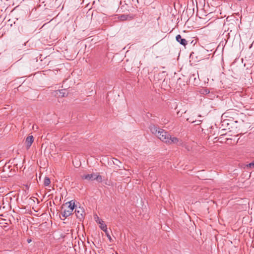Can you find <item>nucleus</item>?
<instances>
[{"label":"nucleus","instance_id":"17","mask_svg":"<svg viewBox=\"0 0 254 254\" xmlns=\"http://www.w3.org/2000/svg\"><path fill=\"white\" fill-rule=\"evenodd\" d=\"M193 79L194 80H195L196 79V77H195V74H192L190 76V79L191 80V79Z\"/></svg>","mask_w":254,"mask_h":254},{"label":"nucleus","instance_id":"5","mask_svg":"<svg viewBox=\"0 0 254 254\" xmlns=\"http://www.w3.org/2000/svg\"><path fill=\"white\" fill-rule=\"evenodd\" d=\"M33 141L34 137L32 135H29L26 138L25 143L27 149H28L30 147Z\"/></svg>","mask_w":254,"mask_h":254},{"label":"nucleus","instance_id":"19","mask_svg":"<svg viewBox=\"0 0 254 254\" xmlns=\"http://www.w3.org/2000/svg\"><path fill=\"white\" fill-rule=\"evenodd\" d=\"M6 179V177H2V181H5Z\"/></svg>","mask_w":254,"mask_h":254},{"label":"nucleus","instance_id":"4","mask_svg":"<svg viewBox=\"0 0 254 254\" xmlns=\"http://www.w3.org/2000/svg\"><path fill=\"white\" fill-rule=\"evenodd\" d=\"M149 129L153 134H154L156 136H157L160 132V130H161L162 128H159L155 125L151 124L149 126Z\"/></svg>","mask_w":254,"mask_h":254},{"label":"nucleus","instance_id":"20","mask_svg":"<svg viewBox=\"0 0 254 254\" xmlns=\"http://www.w3.org/2000/svg\"><path fill=\"white\" fill-rule=\"evenodd\" d=\"M31 241V240H27V242H28V243H29Z\"/></svg>","mask_w":254,"mask_h":254},{"label":"nucleus","instance_id":"12","mask_svg":"<svg viewBox=\"0 0 254 254\" xmlns=\"http://www.w3.org/2000/svg\"><path fill=\"white\" fill-rule=\"evenodd\" d=\"M187 121L190 122H191V123H195V122H196L197 123L196 124V125H199L200 124L201 122H202V120H195V121H191V120H189V119H187Z\"/></svg>","mask_w":254,"mask_h":254},{"label":"nucleus","instance_id":"9","mask_svg":"<svg viewBox=\"0 0 254 254\" xmlns=\"http://www.w3.org/2000/svg\"><path fill=\"white\" fill-rule=\"evenodd\" d=\"M169 141H167V143L169 144H178L179 143V140L176 137H172L171 135L169 138Z\"/></svg>","mask_w":254,"mask_h":254},{"label":"nucleus","instance_id":"15","mask_svg":"<svg viewBox=\"0 0 254 254\" xmlns=\"http://www.w3.org/2000/svg\"><path fill=\"white\" fill-rule=\"evenodd\" d=\"M120 18L121 20H124L127 19V16L125 15H121Z\"/></svg>","mask_w":254,"mask_h":254},{"label":"nucleus","instance_id":"16","mask_svg":"<svg viewBox=\"0 0 254 254\" xmlns=\"http://www.w3.org/2000/svg\"><path fill=\"white\" fill-rule=\"evenodd\" d=\"M105 232L106 233V235H107V237L108 238V239H109V241H110V242H111V241H112V238H111V236H110V235H109V234L108 233V231H107L106 232Z\"/></svg>","mask_w":254,"mask_h":254},{"label":"nucleus","instance_id":"10","mask_svg":"<svg viewBox=\"0 0 254 254\" xmlns=\"http://www.w3.org/2000/svg\"><path fill=\"white\" fill-rule=\"evenodd\" d=\"M51 183L50 179L46 177L44 179V184L45 186H49Z\"/></svg>","mask_w":254,"mask_h":254},{"label":"nucleus","instance_id":"6","mask_svg":"<svg viewBox=\"0 0 254 254\" xmlns=\"http://www.w3.org/2000/svg\"><path fill=\"white\" fill-rule=\"evenodd\" d=\"M176 39L178 42L183 46H185L188 44L187 41L185 39L182 38L181 35H177Z\"/></svg>","mask_w":254,"mask_h":254},{"label":"nucleus","instance_id":"13","mask_svg":"<svg viewBox=\"0 0 254 254\" xmlns=\"http://www.w3.org/2000/svg\"><path fill=\"white\" fill-rule=\"evenodd\" d=\"M58 92L60 93V96L61 95L62 97L66 96V95H65V90H59L58 91Z\"/></svg>","mask_w":254,"mask_h":254},{"label":"nucleus","instance_id":"7","mask_svg":"<svg viewBox=\"0 0 254 254\" xmlns=\"http://www.w3.org/2000/svg\"><path fill=\"white\" fill-rule=\"evenodd\" d=\"M97 219L96 220L97 222H98V223H99V224H100V228L104 232H106L107 231V226L104 223V221H102V220H101L97 216Z\"/></svg>","mask_w":254,"mask_h":254},{"label":"nucleus","instance_id":"14","mask_svg":"<svg viewBox=\"0 0 254 254\" xmlns=\"http://www.w3.org/2000/svg\"><path fill=\"white\" fill-rule=\"evenodd\" d=\"M248 167H250L251 168H254V160L251 163H249L247 165Z\"/></svg>","mask_w":254,"mask_h":254},{"label":"nucleus","instance_id":"11","mask_svg":"<svg viewBox=\"0 0 254 254\" xmlns=\"http://www.w3.org/2000/svg\"><path fill=\"white\" fill-rule=\"evenodd\" d=\"M95 180H96L98 182H101L102 180V176L100 175H97L95 174Z\"/></svg>","mask_w":254,"mask_h":254},{"label":"nucleus","instance_id":"8","mask_svg":"<svg viewBox=\"0 0 254 254\" xmlns=\"http://www.w3.org/2000/svg\"><path fill=\"white\" fill-rule=\"evenodd\" d=\"M95 174H87L81 176L83 179L90 180H95Z\"/></svg>","mask_w":254,"mask_h":254},{"label":"nucleus","instance_id":"1","mask_svg":"<svg viewBox=\"0 0 254 254\" xmlns=\"http://www.w3.org/2000/svg\"><path fill=\"white\" fill-rule=\"evenodd\" d=\"M74 207V202H72V201L68 202L62 206L61 214L65 218L72 214Z\"/></svg>","mask_w":254,"mask_h":254},{"label":"nucleus","instance_id":"3","mask_svg":"<svg viewBox=\"0 0 254 254\" xmlns=\"http://www.w3.org/2000/svg\"><path fill=\"white\" fill-rule=\"evenodd\" d=\"M74 212L77 218H79L80 220L83 218V213L84 211L83 208H81L80 207H77L76 206Z\"/></svg>","mask_w":254,"mask_h":254},{"label":"nucleus","instance_id":"2","mask_svg":"<svg viewBox=\"0 0 254 254\" xmlns=\"http://www.w3.org/2000/svg\"><path fill=\"white\" fill-rule=\"evenodd\" d=\"M170 135L168 133V132L166 131L163 129H161L160 130V132L157 135V137L159 138L161 141L167 143V141H169V138Z\"/></svg>","mask_w":254,"mask_h":254},{"label":"nucleus","instance_id":"18","mask_svg":"<svg viewBox=\"0 0 254 254\" xmlns=\"http://www.w3.org/2000/svg\"><path fill=\"white\" fill-rule=\"evenodd\" d=\"M2 181V176H0V183Z\"/></svg>","mask_w":254,"mask_h":254}]
</instances>
